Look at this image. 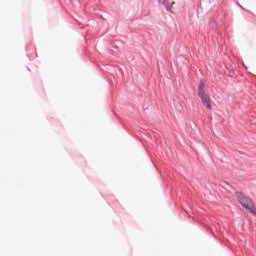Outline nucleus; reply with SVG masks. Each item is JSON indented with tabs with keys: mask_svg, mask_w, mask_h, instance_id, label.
<instances>
[{
	"mask_svg": "<svg viewBox=\"0 0 256 256\" xmlns=\"http://www.w3.org/2000/svg\"><path fill=\"white\" fill-rule=\"evenodd\" d=\"M235 197L241 207H243V209L246 211V213H250V215L256 217L255 204L253 203V200L251 198H249L242 192H236Z\"/></svg>",
	"mask_w": 256,
	"mask_h": 256,
	"instance_id": "nucleus-1",
	"label": "nucleus"
},
{
	"mask_svg": "<svg viewBox=\"0 0 256 256\" xmlns=\"http://www.w3.org/2000/svg\"><path fill=\"white\" fill-rule=\"evenodd\" d=\"M209 86L205 80H201L198 85V96L200 97L203 105L206 106V109L211 110V96L207 92Z\"/></svg>",
	"mask_w": 256,
	"mask_h": 256,
	"instance_id": "nucleus-2",
	"label": "nucleus"
},
{
	"mask_svg": "<svg viewBox=\"0 0 256 256\" xmlns=\"http://www.w3.org/2000/svg\"><path fill=\"white\" fill-rule=\"evenodd\" d=\"M158 2L162 3L164 5L166 11L169 13H173V6L175 5V2H171L169 0H158Z\"/></svg>",
	"mask_w": 256,
	"mask_h": 256,
	"instance_id": "nucleus-3",
	"label": "nucleus"
}]
</instances>
